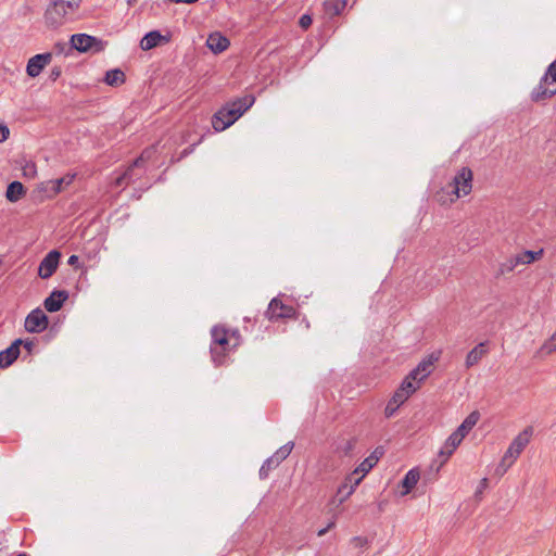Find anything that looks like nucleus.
<instances>
[{"label": "nucleus", "instance_id": "nucleus-14", "mask_svg": "<svg viewBox=\"0 0 556 556\" xmlns=\"http://www.w3.org/2000/svg\"><path fill=\"white\" fill-rule=\"evenodd\" d=\"M21 345L22 339H16L11 343L9 348H7L3 351H0V368H8L16 361L21 353Z\"/></svg>", "mask_w": 556, "mask_h": 556}, {"label": "nucleus", "instance_id": "nucleus-44", "mask_svg": "<svg viewBox=\"0 0 556 556\" xmlns=\"http://www.w3.org/2000/svg\"><path fill=\"white\" fill-rule=\"evenodd\" d=\"M9 128L5 125H0V142L5 141L9 137Z\"/></svg>", "mask_w": 556, "mask_h": 556}, {"label": "nucleus", "instance_id": "nucleus-19", "mask_svg": "<svg viewBox=\"0 0 556 556\" xmlns=\"http://www.w3.org/2000/svg\"><path fill=\"white\" fill-rule=\"evenodd\" d=\"M383 453H384L383 447L378 446L375 448V451L368 457H366L358 465L357 468H358V470H361L363 472V476H366L374 468V466H376L378 460L382 457Z\"/></svg>", "mask_w": 556, "mask_h": 556}, {"label": "nucleus", "instance_id": "nucleus-54", "mask_svg": "<svg viewBox=\"0 0 556 556\" xmlns=\"http://www.w3.org/2000/svg\"><path fill=\"white\" fill-rule=\"evenodd\" d=\"M16 556H28L25 552L17 554Z\"/></svg>", "mask_w": 556, "mask_h": 556}, {"label": "nucleus", "instance_id": "nucleus-49", "mask_svg": "<svg viewBox=\"0 0 556 556\" xmlns=\"http://www.w3.org/2000/svg\"><path fill=\"white\" fill-rule=\"evenodd\" d=\"M114 184H115V186H116V187H123V186H125V185H128V182H127V180H126L125 176H123V175H119V176L115 179V182H114Z\"/></svg>", "mask_w": 556, "mask_h": 556}, {"label": "nucleus", "instance_id": "nucleus-40", "mask_svg": "<svg viewBox=\"0 0 556 556\" xmlns=\"http://www.w3.org/2000/svg\"><path fill=\"white\" fill-rule=\"evenodd\" d=\"M62 74V68L61 66H53L50 71V75H49V78L52 80V81H55Z\"/></svg>", "mask_w": 556, "mask_h": 556}, {"label": "nucleus", "instance_id": "nucleus-21", "mask_svg": "<svg viewBox=\"0 0 556 556\" xmlns=\"http://www.w3.org/2000/svg\"><path fill=\"white\" fill-rule=\"evenodd\" d=\"M26 193V189L24 188L23 184L14 180L9 184L5 192V198L9 202H17L22 197H24Z\"/></svg>", "mask_w": 556, "mask_h": 556}, {"label": "nucleus", "instance_id": "nucleus-41", "mask_svg": "<svg viewBox=\"0 0 556 556\" xmlns=\"http://www.w3.org/2000/svg\"><path fill=\"white\" fill-rule=\"evenodd\" d=\"M136 166H134V163L128 166V168L122 174L123 176H125L126 180L128 184H130L132 180H134V168Z\"/></svg>", "mask_w": 556, "mask_h": 556}, {"label": "nucleus", "instance_id": "nucleus-24", "mask_svg": "<svg viewBox=\"0 0 556 556\" xmlns=\"http://www.w3.org/2000/svg\"><path fill=\"white\" fill-rule=\"evenodd\" d=\"M438 358H439L438 356H434L433 354H431L429 357L422 359L417 365V371H419L421 374L419 381L425 380L431 374L433 364H434V362L438 361Z\"/></svg>", "mask_w": 556, "mask_h": 556}, {"label": "nucleus", "instance_id": "nucleus-17", "mask_svg": "<svg viewBox=\"0 0 556 556\" xmlns=\"http://www.w3.org/2000/svg\"><path fill=\"white\" fill-rule=\"evenodd\" d=\"M230 45V41L227 37L223 36L220 33H213L208 35L206 40V46L214 53L224 52Z\"/></svg>", "mask_w": 556, "mask_h": 556}, {"label": "nucleus", "instance_id": "nucleus-11", "mask_svg": "<svg viewBox=\"0 0 556 556\" xmlns=\"http://www.w3.org/2000/svg\"><path fill=\"white\" fill-rule=\"evenodd\" d=\"M52 60V53L46 52L40 53L31 56L28 60L27 66H26V73L29 77H37L42 70L50 64Z\"/></svg>", "mask_w": 556, "mask_h": 556}, {"label": "nucleus", "instance_id": "nucleus-26", "mask_svg": "<svg viewBox=\"0 0 556 556\" xmlns=\"http://www.w3.org/2000/svg\"><path fill=\"white\" fill-rule=\"evenodd\" d=\"M104 81L109 86H119L125 81V74L119 68L110 70L105 74Z\"/></svg>", "mask_w": 556, "mask_h": 556}, {"label": "nucleus", "instance_id": "nucleus-18", "mask_svg": "<svg viewBox=\"0 0 556 556\" xmlns=\"http://www.w3.org/2000/svg\"><path fill=\"white\" fill-rule=\"evenodd\" d=\"M364 477L365 476H363V472L358 470L357 467L345 477L344 482L348 483L350 486L349 490L343 495V497L339 500V504H342L350 495L353 494L355 488L362 482Z\"/></svg>", "mask_w": 556, "mask_h": 556}, {"label": "nucleus", "instance_id": "nucleus-43", "mask_svg": "<svg viewBox=\"0 0 556 556\" xmlns=\"http://www.w3.org/2000/svg\"><path fill=\"white\" fill-rule=\"evenodd\" d=\"M349 484L345 483L344 481L342 482V484L338 488V492H337V495H336V498L339 501L341 497H343V495L345 494V492L349 490Z\"/></svg>", "mask_w": 556, "mask_h": 556}, {"label": "nucleus", "instance_id": "nucleus-25", "mask_svg": "<svg viewBox=\"0 0 556 556\" xmlns=\"http://www.w3.org/2000/svg\"><path fill=\"white\" fill-rule=\"evenodd\" d=\"M543 249H540L539 251H525L516 256V263L531 264L534 261L540 260L543 256Z\"/></svg>", "mask_w": 556, "mask_h": 556}, {"label": "nucleus", "instance_id": "nucleus-45", "mask_svg": "<svg viewBox=\"0 0 556 556\" xmlns=\"http://www.w3.org/2000/svg\"><path fill=\"white\" fill-rule=\"evenodd\" d=\"M22 345L25 350H27L28 353H31L33 349L35 348V342L30 339L22 340Z\"/></svg>", "mask_w": 556, "mask_h": 556}, {"label": "nucleus", "instance_id": "nucleus-4", "mask_svg": "<svg viewBox=\"0 0 556 556\" xmlns=\"http://www.w3.org/2000/svg\"><path fill=\"white\" fill-rule=\"evenodd\" d=\"M472 170L464 166L454 176L450 187L451 193L455 194L456 198L468 195L472 189Z\"/></svg>", "mask_w": 556, "mask_h": 556}, {"label": "nucleus", "instance_id": "nucleus-12", "mask_svg": "<svg viewBox=\"0 0 556 556\" xmlns=\"http://www.w3.org/2000/svg\"><path fill=\"white\" fill-rule=\"evenodd\" d=\"M74 176H65L58 179L45 181L40 185V190L46 193L47 197L52 198L63 190L64 186L72 184Z\"/></svg>", "mask_w": 556, "mask_h": 556}, {"label": "nucleus", "instance_id": "nucleus-32", "mask_svg": "<svg viewBox=\"0 0 556 556\" xmlns=\"http://www.w3.org/2000/svg\"><path fill=\"white\" fill-rule=\"evenodd\" d=\"M51 7L55 10L58 16L64 21L68 11L65 9L64 0H52Z\"/></svg>", "mask_w": 556, "mask_h": 556}, {"label": "nucleus", "instance_id": "nucleus-16", "mask_svg": "<svg viewBox=\"0 0 556 556\" xmlns=\"http://www.w3.org/2000/svg\"><path fill=\"white\" fill-rule=\"evenodd\" d=\"M162 41L168 42L169 38L163 36L159 30H151L140 40V48L143 51H148L159 46Z\"/></svg>", "mask_w": 556, "mask_h": 556}, {"label": "nucleus", "instance_id": "nucleus-53", "mask_svg": "<svg viewBox=\"0 0 556 556\" xmlns=\"http://www.w3.org/2000/svg\"><path fill=\"white\" fill-rule=\"evenodd\" d=\"M486 484H488V479H486V478H483V479L481 480V482H480V486H479V489H478V490H477V492H476V496H478V495L482 492V490L486 486Z\"/></svg>", "mask_w": 556, "mask_h": 556}, {"label": "nucleus", "instance_id": "nucleus-39", "mask_svg": "<svg viewBox=\"0 0 556 556\" xmlns=\"http://www.w3.org/2000/svg\"><path fill=\"white\" fill-rule=\"evenodd\" d=\"M352 544L355 546V547H363L365 545H367L368 543V540L366 538H363V536H354L352 540H351Z\"/></svg>", "mask_w": 556, "mask_h": 556}, {"label": "nucleus", "instance_id": "nucleus-46", "mask_svg": "<svg viewBox=\"0 0 556 556\" xmlns=\"http://www.w3.org/2000/svg\"><path fill=\"white\" fill-rule=\"evenodd\" d=\"M421 377V374L419 371H417V367L414 368L406 378H409V380L412 381H417V382H420L419 381V378Z\"/></svg>", "mask_w": 556, "mask_h": 556}, {"label": "nucleus", "instance_id": "nucleus-23", "mask_svg": "<svg viewBox=\"0 0 556 556\" xmlns=\"http://www.w3.org/2000/svg\"><path fill=\"white\" fill-rule=\"evenodd\" d=\"M419 471L416 468L410 469L402 480V486L404 488V491L402 492L403 495L408 494L417 484L419 480Z\"/></svg>", "mask_w": 556, "mask_h": 556}, {"label": "nucleus", "instance_id": "nucleus-36", "mask_svg": "<svg viewBox=\"0 0 556 556\" xmlns=\"http://www.w3.org/2000/svg\"><path fill=\"white\" fill-rule=\"evenodd\" d=\"M299 25L306 29L312 25V17L308 14H303L299 20Z\"/></svg>", "mask_w": 556, "mask_h": 556}, {"label": "nucleus", "instance_id": "nucleus-52", "mask_svg": "<svg viewBox=\"0 0 556 556\" xmlns=\"http://www.w3.org/2000/svg\"><path fill=\"white\" fill-rule=\"evenodd\" d=\"M79 262V257L75 254L71 255L67 260V264L71 266H76Z\"/></svg>", "mask_w": 556, "mask_h": 556}, {"label": "nucleus", "instance_id": "nucleus-13", "mask_svg": "<svg viewBox=\"0 0 556 556\" xmlns=\"http://www.w3.org/2000/svg\"><path fill=\"white\" fill-rule=\"evenodd\" d=\"M68 299L66 290H53L43 301V306L49 313L59 312L64 302Z\"/></svg>", "mask_w": 556, "mask_h": 556}, {"label": "nucleus", "instance_id": "nucleus-6", "mask_svg": "<svg viewBox=\"0 0 556 556\" xmlns=\"http://www.w3.org/2000/svg\"><path fill=\"white\" fill-rule=\"evenodd\" d=\"M296 311L293 306L283 304L279 299L274 298L265 312L266 317L270 321L279 319L294 318Z\"/></svg>", "mask_w": 556, "mask_h": 556}, {"label": "nucleus", "instance_id": "nucleus-33", "mask_svg": "<svg viewBox=\"0 0 556 556\" xmlns=\"http://www.w3.org/2000/svg\"><path fill=\"white\" fill-rule=\"evenodd\" d=\"M515 463L514 458H507V454H504V456L501 459V463L498 464L496 468V472L500 475H503L507 471V469Z\"/></svg>", "mask_w": 556, "mask_h": 556}, {"label": "nucleus", "instance_id": "nucleus-38", "mask_svg": "<svg viewBox=\"0 0 556 556\" xmlns=\"http://www.w3.org/2000/svg\"><path fill=\"white\" fill-rule=\"evenodd\" d=\"M81 0H64L65 9L73 12L79 7Z\"/></svg>", "mask_w": 556, "mask_h": 556}, {"label": "nucleus", "instance_id": "nucleus-2", "mask_svg": "<svg viewBox=\"0 0 556 556\" xmlns=\"http://www.w3.org/2000/svg\"><path fill=\"white\" fill-rule=\"evenodd\" d=\"M212 344L211 355L215 365L220 366L225 363L226 352L230 349V340L233 338V346L238 343L237 332L233 331L231 338L228 334V330L223 326H215L211 330Z\"/></svg>", "mask_w": 556, "mask_h": 556}, {"label": "nucleus", "instance_id": "nucleus-5", "mask_svg": "<svg viewBox=\"0 0 556 556\" xmlns=\"http://www.w3.org/2000/svg\"><path fill=\"white\" fill-rule=\"evenodd\" d=\"M294 443L290 441L287 444L282 445L278 451H276V453L273 456L268 457L260 468V478L266 479L269 472L276 467H278L279 464L290 455Z\"/></svg>", "mask_w": 556, "mask_h": 556}, {"label": "nucleus", "instance_id": "nucleus-30", "mask_svg": "<svg viewBox=\"0 0 556 556\" xmlns=\"http://www.w3.org/2000/svg\"><path fill=\"white\" fill-rule=\"evenodd\" d=\"M418 388V383L415 384L409 378H405L399 389L403 392H407V396H410Z\"/></svg>", "mask_w": 556, "mask_h": 556}, {"label": "nucleus", "instance_id": "nucleus-47", "mask_svg": "<svg viewBox=\"0 0 556 556\" xmlns=\"http://www.w3.org/2000/svg\"><path fill=\"white\" fill-rule=\"evenodd\" d=\"M54 49L59 52V53H63L64 51L66 50H71L70 47H67V43L65 42H56L54 45Z\"/></svg>", "mask_w": 556, "mask_h": 556}, {"label": "nucleus", "instance_id": "nucleus-7", "mask_svg": "<svg viewBox=\"0 0 556 556\" xmlns=\"http://www.w3.org/2000/svg\"><path fill=\"white\" fill-rule=\"evenodd\" d=\"M70 43V49H75L79 52H87L91 49L101 51L103 49V43L100 39L87 34L72 35Z\"/></svg>", "mask_w": 556, "mask_h": 556}, {"label": "nucleus", "instance_id": "nucleus-27", "mask_svg": "<svg viewBox=\"0 0 556 556\" xmlns=\"http://www.w3.org/2000/svg\"><path fill=\"white\" fill-rule=\"evenodd\" d=\"M345 5H346V0H336V1L329 0V1L324 2L325 11L330 16L339 15L343 11Z\"/></svg>", "mask_w": 556, "mask_h": 556}, {"label": "nucleus", "instance_id": "nucleus-9", "mask_svg": "<svg viewBox=\"0 0 556 556\" xmlns=\"http://www.w3.org/2000/svg\"><path fill=\"white\" fill-rule=\"evenodd\" d=\"M532 433L533 428L531 426L526 427L508 446L505 453L507 454V458H514L516 460L525 447L529 444Z\"/></svg>", "mask_w": 556, "mask_h": 556}, {"label": "nucleus", "instance_id": "nucleus-10", "mask_svg": "<svg viewBox=\"0 0 556 556\" xmlns=\"http://www.w3.org/2000/svg\"><path fill=\"white\" fill-rule=\"evenodd\" d=\"M61 253L58 250L50 251L40 262L38 275L42 279L50 278L58 269Z\"/></svg>", "mask_w": 556, "mask_h": 556}, {"label": "nucleus", "instance_id": "nucleus-34", "mask_svg": "<svg viewBox=\"0 0 556 556\" xmlns=\"http://www.w3.org/2000/svg\"><path fill=\"white\" fill-rule=\"evenodd\" d=\"M152 149H146L139 157L134 161V166H141L152 155Z\"/></svg>", "mask_w": 556, "mask_h": 556}, {"label": "nucleus", "instance_id": "nucleus-1", "mask_svg": "<svg viewBox=\"0 0 556 556\" xmlns=\"http://www.w3.org/2000/svg\"><path fill=\"white\" fill-rule=\"evenodd\" d=\"M254 101V96L247 94L226 103L213 115V128L216 131H223L230 127L253 105Z\"/></svg>", "mask_w": 556, "mask_h": 556}, {"label": "nucleus", "instance_id": "nucleus-31", "mask_svg": "<svg viewBox=\"0 0 556 556\" xmlns=\"http://www.w3.org/2000/svg\"><path fill=\"white\" fill-rule=\"evenodd\" d=\"M408 397L409 396H407V392H403L397 389L390 400L392 401V404H395V407H400L407 401Z\"/></svg>", "mask_w": 556, "mask_h": 556}, {"label": "nucleus", "instance_id": "nucleus-8", "mask_svg": "<svg viewBox=\"0 0 556 556\" xmlns=\"http://www.w3.org/2000/svg\"><path fill=\"white\" fill-rule=\"evenodd\" d=\"M48 316L40 308L33 309L25 318V329L30 333H39L47 329Z\"/></svg>", "mask_w": 556, "mask_h": 556}, {"label": "nucleus", "instance_id": "nucleus-48", "mask_svg": "<svg viewBox=\"0 0 556 556\" xmlns=\"http://www.w3.org/2000/svg\"><path fill=\"white\" fill-rule=\"evenodd\" d=\"M336 526V522L334 521H331L328 523V526L326 528H323L320 529L318 532H317V535L318 536H323L325 535L330 529H332L333 527Z\"/></svg>", "mask_w": 556, "mask_h": 556}, {"label": "nucleus", "instance_id": "nucleus-51", "mask_svg": "<svg viewBox=\"0 0 556 556\" xmlns=\"http://www.w3.org/2000/svg\"><path fill=\"white\" fill-rule=\"evenodd\" d=\"M36 173L35 165H27L24 167V175L26 176H33Z\"/></svg>", "mask_w": 556, "mask_h": 556}, {"label": "nucleus", "instance_id": "nucleus-35", "mask_svg": "<svg viewBox=\"0 0 556 556\" xmlns=\"http://www.w3.org/2000/svg\"><path fill=\"white\" fill-rule=\"evenodd\" d=\"M519 263H516V257L515 258H511L509 261H507L506 263L502 264V268H501V271L502 273H505V271H511L515 269V267L518 265Z\"/></svg>", "mask_w": 556, "mask_h": 556}, {"label": "nucleus", "instance_id": "nucleus-15", "mask_svg": "<svg viewBox=\"0 0 556 556\" xmlns=\"http://www.w3.org/2000/svg\"><path fill=\"white\" fill-rule=\"evenodd\" d=\"M464 439H460L458 434L453 432L445 441L444 445L439 452V457L442 458L441 465L444 464L457 448V446L462 443Z\"/></svg>", "mask_w": 556, "mask_h": 556}, {"label": "nucleus", "instance_id": "nucleus-3", "mask_svg": "<svg viewBox=\"0 0 556 556\" xmlns=\"http://www.w3.org/2000/svg\"><path fill=\"white\" fill-rule=\"evenodd\" d=\"M556 94V60L552 62L539 85L532 90L531 99L541 102Z\"/></svg>", "mask_w": 556, "mask_h": 556}, {"label": "nucleus", "instance_id": "nucleus-42", "mask_svg": "<svg viewBox=\"0 0 556 556\" xmlns=\"http://www.w3.org/2000/svg\"><path fill=\"white\" fill-rule=\"evenodd\" d=\"M399 407H395V404H392V401L390 400L386 406L384 414L387 417L393 416V414L396 412Z\"/></svg>", "mask_w": 556, "mask_h": 556}, {"label": "nucleus", "instance_id": "nucleus-20", "mask_svg": "<svg viewBox=\"0 0 556 556\" xmlns=\"http://www.w3.org/2000/svg\"><path fill=\"white\" fill-rule=\"evenodd\" d=\"M479 418V412L475 410L470 413L454 432L458 434L460 439H464L469 433V431L477 425Z\"/></svg>", "mask_w": 556, "mask_h": 556}, {"label": "nucleus", "instance_id": "nucleus-28", "mask_svg": "<svg viewBox=\"0 0 556 556\" xmlns=\"http://www.w3.org/2000/svg\"><path fill=\"white\" fill-rule=\"evenodd\" d=\"M45 18L46 23L52 27H58L64 22L61 16H58L55 10L51 5L47 9Z\"/></svg>", "mask_w": 556, "mask_h": 556}, {"label": "nucleus", "instance_id": "nucleus-50", "mask_svg": "<svg viewBox=\"0 0 556 556\" xmlns=\"http://www.w3.org/2000/svg\"><path fill=\"white\" fill-rule=\"evenodd\" d=\"M194 146L195 144H191L188 148H186L185 150H182L180 157L178 160H181V159L186 157L187 155H189L190 153H192L194 150Z\"/></svg>", "mask_w": 556, "mask_h": 556}, {"label": "nucleus", "instance_id": "nucleus-22", "mask_svg": "<svg viewBox=\"0 0 556 556\" xmlns=\"http://www.w3.org/2000/svg\"><path fill=\"white\" fill-rule=\"evenodd\" d=\"M485 353V343L482 342L476 345L466 356V367L469 368L478 364Z\"/></svg>", "mask_w": 556, "mask_h": 556}, {"label": "nucleus", "instance_id": "nucleus-29", "mask_svg": "<svg viewBox=\"0 0 556 556\" xmlns=\"http://www.w3.org/2000/svg\"><path fill=\"white\" fill-rule=\"evenodd\" d=\"M354 447H355V440L351 439V440H346V441L340 443L338 445L337 450L342 455L348 456V455H350L352 453Z\"/></svg>", "mask_w": 556, "mask_h": 556}, {"label": "nucleus", "instance_id": "nucleus-37", "mask_svg": "<svg viewBox=\"0 0 556 556\" xmlns=\"http://www.w3.org/2000/svg\"><path fill=\"white\" fill-rule=\"evenodd\" d=\"M544 349L547 350V352H553L556 350V331L553 333V336L549 338V340L544 344Z\"/></svg>", "mask_w": 556, "mask_h": 556}]
</instances>
